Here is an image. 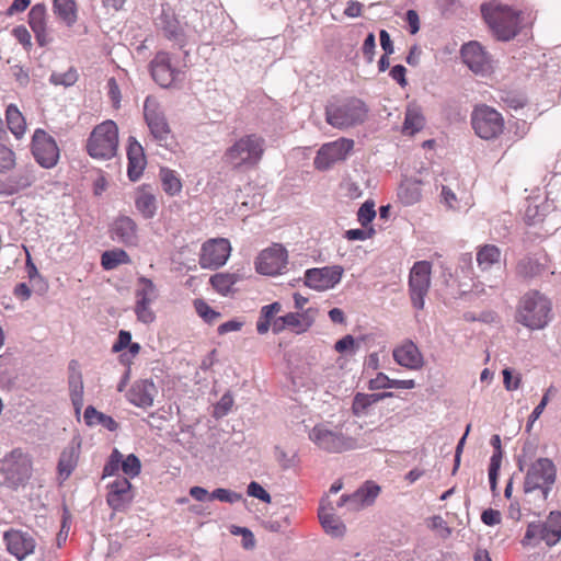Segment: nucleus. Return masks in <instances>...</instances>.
Masks as SVG:
<instances>
[{
	"instance_id": "nucleus-17",
	"label": "nucleus",
	"mask_w": 561,
	"mask_h": 561,
	"mask_svg": "<svg viewBox=\"0 0 561 561\" xmlns=\"http://www.w3.org/2000/svg\"><path fill=\"white\" fill-rule=\"evenodd\" d=\"M343 273L341 265L309 268L305 272V285L317 291H325L341 282Z\"/></svg>"
},
{
	"instance_id": "nucleus-60",
	"label": "nucleus",
	"mask_w": 561,
	"mask_h": 561,
	"mask_svg": "<svg viewBox=\"0 0 561 561\" xmlns=\"http://www.w3.org/2000/svg\"><path fill=\"white\" fill-rule=\"evenodd\" d=\"M247 493L249 496L259 499L265 503L271 502V495L268 494V492L260 483L255 481L249 483Z\"/></svg>"
},
{
	"instance_id": "nucleus-21",
	"label": "nucleus",
	"mask_w": 561,
	"mask_h": 561,
	"mask_svg": "<svg viewBox=\"0 0 561 561\" xmlns=\"http://www.w3.org/2000/svg\"><path fill=\"white\" fill-rule=\"evenodd\" d=\"M112 240L127 247L138 244V226L128 216H121L114 220L110 229Z\"/></svg>"
},
{
	"instance_id": "nucleus-33",
	"label": "nucleus",
	"mask_w": 561,
	"mask_h": 561,
	"mask_svg": "<svg viewBox=\"0 0 561 561\" xmlns=\"http://www.w3.org/2000/svg\"><path fill=\"white\" fill-rule=\"evenodd\" d=\"M135 206L145 219L153 218L158 210V203L156 196L145 187L140 188L137 192L135 198Z\"/></svg>"
},
{
	"instance_id": "nucleus-14",
	"label": "nucleus",
	"mask_w": 561,
	"mask_h": 561,
	"mask_svg": "<svg viewBox=\"0 0 561 561\" xmlns=\"http://www.w3.org/2000/svg\"><path fill=\"white\" fill-rule=\"evenodd\" d=\"M31 150L36 162L44 169L54 168L59 160L56 140L44 129L37 128L34 131Z\"/></svg>"
},
{
	"instance_id": "nucleus-48",
	"label": "nucleus",
	"mask_w": 561,
	"mask_h": 561,
	"mask_svg": "<svg viewBox=\"0 0 561 561\" xmlns=\"http://www.w3.org/2000/svg\"><path fill=\"white\" fill-rule=\"evenodd\" d=\"M10 178H12L22 190H25L36 181L35 168L31 164L25 165Z\"/></svg>"
},
{
	"instance_id": "nucleus-28",
	"label": "nucleus",
	"mask_w": 561,
	"mask_h": 561,
	"mask_svg": "<svg viewBox=\"0 0 561 561\" xmlns=\"http://www.w3.org/2000/svg\"><path fill=\"white\" fill-rule=\"evenodd\" d=\"M379 491L380 488L378 485L367 482L354 493L344 495V501H347V510L356 512L371 505L378 496Z\"/></svg>"
},
{
	"instance_id": "nucleus-27",
	"label": "nucleus",
	"mask_w": 561,
	"mask_h": 561,
	"mask_svg": "<svg viewBox=\"0 0 561 561\" xmlns=\"http://www.w3.org/2000/svg\"><path fill=\"white\" fill-rule=\"evenodd\" d=\"M255 270L263 275H276L280 271V244L261 251L255 261Z\"/></svg>"
},
{
	"instance_id": "nucleus-49",
	"label": "nucleus",
	"mask_w": 561,
	"mask_h": 561,
	"mask_svg": "<svg viewBox=\"0 0 561 561\" xmlns=\"http://www.w3.org/2000/svg\"><path fill=\"white\" fill-rule=\"evenodd\" d=\"M78 80L77 70L73 68L68 69L66 72H53L49 77V82L55 85L71 87Z\"/></svg>"
},
{
	"instance_id": "nucleus-34",
	"label": "nucleus",
	"mask_w": 561,
	"mask_h": 561,
	"mask_svg": "<svg viewBox=\"0 0 561 561\" xmlns=\"http://www.w3.org/2000/svg\"><path fill=\"white\" fill-rule=\"evenodd\" d=\"M415 387V381L413 379H390L386 374L379 373L377 376L369 380L368 388L369 390H380V389H413Z\"/></svg>"
},
{
	"instance_id": "nucleus-3",
	"label": "nucleus",
	"mask_w": 561,
	"mask_h": 561,
	"mask_svg": "<svg viewBox=\"0 0 561 561\" xmlns=\"http://www.w3.org/2000/svg\"><path fill=\"white\" fill-rule=\"evenodd\" d=\"M551 319V302L539 291L523 296L517 310V321L530 330L543 329Z\"/></svg>"
},
{
	"instance_id": "nucleus-7",
	"label": "nucleus",
	"mask_w": 561,
	"mask_h": 561,
	"mask_svg": "<svg viewBox=\"0 0 561 561\" xmlns=\"http://www.w3.org/2000/svg\"><path fill=\"white\" fill-rule=\"evenodd\" d=\"M557 468L549 458H538L527 469L523 489L525 493L540 491L546 500L556 482Z\"/></svg>"
},
{
	"instance_id": "nucleus-56",
	"label": "nucleus",
	"mask_w": 561,
	"mask_h": 561,
	"mask_svg": "<svg viewBox=\"0 0 561 561\" xmlns=\"http://www.w3.org/2000/svg\"><path fill=\"white\" fill-rule=\"evenodd\" d=\"M135 313L137 316L138 321L149 324L153 322L156 316L152 309L150 308V304L145 302H136L135 305Z\"/></svg>"
},
{
	"instance_id": "nucleus-11",
	"label": "nucleus",
	"mask_w": 561,
	"mask_h": 561,
	"mask_svg": "<svg viewBox=\"0 0 561 561\" xmlns=\"http://www.w3.org/2000/svg\"><path fill=\"white\" fill-rule=\"evenodd\" d=\"M432 264L427 261H417L413 264L409 276V293L412 306L422 310L425 297L431 287Z\"/></svg>"
},
{
	"instance_id": "nucleus-25",
	"label": "nucleus",
	"mask_w": 561,
	"mask_h": 561,
	"mask_svg": "<svg viewBox=\"0 0 561 561\" xmlns=\"http://www.w3.org/2000/svg\"><path fill=\"white\" fill-rule=\"evenodd\" d=\"M68 386L75 412L79 415L83 407V380L80 364L76 359H71L68 365Z\"/></svg>"
},
{
	"instance_id": "nucleus-18",
	"label": "nucleus",
	"mask_w": 561,
	"mask_h": 561,
	"mask_svg": "<svg viewBox=\"0 0 561 561\" xmlns=\"http://www.w3.org/2000/svg\"><path fill=\"white\" fill-rule=\"evenodd\" d=\"M7 551L18 561H23L35 553L37 541L35 537L21 529H9L3 534Z\"/></svg>"
},
{
	"instance_id": "nucleus-6",
	"label": "nucleus",
	"mask_w": 561,
	"mask_h": 561,
	"mask_svg": "<svg viewBox=\"0 0 561 561\" xmlns=\"http://www.w3.org/2000/svg\"><path fill=\"white\" fill-rule=\"evenodd\" d=\"M310 440L320 449L340 454L363 447L356 437L347 436L341 431L331 430L325 424H318L309 432Z\"/></svg>"
},
{
	"instance_id": "nucleus-47",
	"label": "nucleus",
	"mask_w": 561,
	"mask_h": 561,
	"mask_svg": "<svg viewBox=\"0 0 561 561\" xmlns=\"http://www.w3.org/2000/svg\"><path fill=\"white\" fill-rule=\"evenodd\" d=\"M28 24L32 31H41L46 26V7L43 3L34 4L28 12Z\"/></svg>"
},
{
	"instance_id": "nucleus-13",
	"label": "nucleus",
	"mask_w": 561,
	"mask_h": 561,
	"mask_svg": "<svg viewBox=\"0 0 561 561\" xmlns=\"http://www.w3.org/2000/svg\"><path fill=\"white\" fill-rule=\"evenodd\" d=\"M353 148L354 140L344 137L323 144L313 161L316 169L320 171L329 170L333 164L346 160Z\"/></svg>"
},
{
	"instance_id": "nucleus-31",
	"label": "nucleus",
	"mask_w": 561,
	"mask_h": 561,
	"mask_svg": "<svg viewBox=\"0 0 561 561\" xmlns=\"http://www.w3.org/2000/svg\"><path fill=\"white\" fill-rule=\"evenodd\" d=\"M392 392L363 393L357 392L352 403V412L355 416L362 417L368 413V409L375 403L392 397Z\"/></svg>"
},
{
	"instance_id": "nucleus-63",
	"label": "nucleus",
	"mask_w": 561,
	"mask_h": 561,
	"mask_svg": "<svg viewBox=\"0 0 561 561\" xmlns=\"http://www.w3.org/2000/svg\"><path fill=\"white\" fill-rule=\"evenodd\" d=\"M12 76L21 87H26L30 82L28 70L21 65H14L11 67Z\"/></svg>"
},
{
	"instance_id": "nucleus-39",
	"label": "nucleus",
	"mask_w": 561,
	"mask_h": 561,
	"mask_svg": "<svg viewBox=\"0 0 561 561\" xmlns=\"http://www.w3.org/2000/svg\"><path fill=\"white\" fill-rule=\"evenodd\" d=\"M424 127V116L416 105H409L405 111L403 133L414 135Z\"/></svg>"
},
{
	"instance_id": "nucleus-16",
	"label": "nucleus",
	"mask_w": 561,
	"mask_h": 561,
	"mask_svg": "<svg viewBox=\"0 0 561 561\" xmlns=\"http://www.w3.org/2000/svg\"><path fill=\"white\" fill-rule=\"evenodd\" d=\"M231 253V244L228 239L216 238L207 240L202 245L199 265L203 268L217 270L224 266Z\"/></svg>"
},
{
	"instance_id": "nucleus-15",
	"label": "nucleus",
	"mask_w": 561,
	"mask_h": 561,
	"mask_svg": "<svg viewBox=\"0 0 561 561\" xmlns=\"http://www.w3.org/2000/svg\"><path fill=\"white\" fill-rule=\"evenodd\" d=\"M2 471L7 482L15 488L24 483L31 477V459L20 449H14L2 460Z\"/></svg>"
},
{
	"instance_id": "nucleus-42",
	"label": "nucleus",
	"mask_w": 561,
	"mask_h": 561,
	"mask_svg": "<svg viewBox=\"0 0 561 561\" xmlns=\"http://www.w3.org/2000/svg\"><path fill=\"white\" fill-rule=\"evenodd\" d=\"M543 270L545 267L539 260L527 256L518 261L516 274L524 279H530L540 275Z\"/></svg>"
},
{
	"instance_id": "nucleus-57",
	"label": "nucleus",
	"mask_w": 561,
	"mask_h": 561,
	"mask_svg": "<svg viewBox=\"0 0 561 561\" xmlns=\"http://www.w3.org/2000/svg\"><path fill=\"white\" fill-rule=\"evenodd\" d=\"M233 405V398L230 393H225L214 409V416L217 419L226 416Z\"/></svg>"
},
{
	"instance_id": "nucleus-52",
	"label": "nucleus",
	"mask_w": 561,
	"mask_h": 561,
	"mask_svg": "<svg viewBox=\"0 0 561 561\" xmlns=\"http://www.w3.org/2000/svg\"><path fill=\"white\" fill-rule=\"evenodd\" d=\"M122 470L129 478L137 477L141 470L139 458L134 454H129L125 459L122 458Z\"/></svg>"
},
{
	"instance_id": "nucleus-8",
	"label": "nucleus",
	"mask_w": 561,
	"mask_h": 561,
	"mask_svg": "<svg viewBox=\"0 0 561 561\" xmlns=\"http://www.w3.org/2000/svg\"><path fill=\"white\" fill-rule=\"evenodd\" d=\"M561 539V513L551 512L546 522H531L528 524L522 540L525 547H536L541 541L552 547Z\"/></svg>"
},
{
	"instance_id": "nucleus-53",
	"label": "nucleus",
	"mask_w": 561,
	"mask_h": 561,
	"mask_svg": "<svg viewBox=\"0 0 561 561\" xmlns=\"http://www.w3.org/2000/svg\"><path fill=\"white\" fill-rule=\"evenodd\" d=\"M209 500H218L220 502L233 504L242 500V494L229 489L218 488L210 493Z\"/></svg>"
},
{
	"instance_id": "nucleus-32",
	"label": "nucleus",
	"mask_w": 561,
	"mask_h": 561,
	"mask_svg": "<svg viewBox=\"0 0 561 561\" xmlns=\"http://www.w3.org/2000/svg\"><path fill=\"white\" fill-rule=\"evenodd\" d=\"M319 519L324 531L332 537H342L346 527L339 516L334 513V508L321 506L319 508Z\"/></svg>"
},
{
	"instance_id": "nucleus-23",
	"label": "nucleus",
	"mask_w": 561,
	"mask_h": 561,
	"mask_svg": "<svg viewBox=\"0 0 561 561\" xmlns=\"http://www.w3.org/2000/svg\"><path fill=\"white\" fill-rule=\"evenodd\" d=\"M394 362L408 369L417 370L423 367L424 359L416 344L407 340L393 350Z\"/></svg>"
},
{
	"instance_id": "nucleus-50",
	"label": "nucleus",
	"mask_w": 561,
	"mask_h": 561,
	"mask_svg": "<svg viewBox=\"0 0 561 561\" xmlns=\"http://www.w3.org/2000/svg\"><path fill=\"white\" fill-rule=\"evenodd\" d=\"M16 164L15 152L0 144V174L11 171Z\"/></svg>"
},
{
	"instance_id": "nucleus-20",
	"label": "nucleus",
	"mask_w": 561,
	"mask_h": 561,
	"mask_svg": "<svg viewBox=\"0 0 561 561\" xmlns=\"http://www.w3.org/2000/svg\"><path fill=\"white\" fill-rule=\"evenodd\" d=\"M108 488L106 496L108 506L117 512L124 511L133 501L131 483L127 478L118 476Z\"/></svg>"
},
{
	"instance_id": "nucleus-29",
	"label": "nucleus",
	"mask_w": 561,
	"mask_h": 561,
	"mask_svg": "<svg viewBox=\"0 0 561 561\" xmlns=\"http://www.w3.org/2000/svg\"><path fill=\"white\" fill-rule=\"evenodd\" d=\"M128 167L127 174L130 181H137L146 167V158L142 146L134 138H129L127 148Z\"/></svg>"
},
{
	"instance_id": "nucleus-24",
	"label": "nucleus",
	"mask_w": 561,
	"mask_h": 561,
	"mask_svg": "<svg viewBox=\"0 0 561 561\" xmlns=\"http://www.w3.org/2000/svg\"><path fill=\"white\" fill-rule=\"evenodd\" d=\"M317 314L318 309L316 308L288 312L283 316V330H289L295 334H302L313 325Z\"/></svg>"
},
{
	"instance_id": "nucleus-54",
	"label": "nucleus",
	"mask_w": 561,
	"mask_h": 561,
	"mask_svg": "<svg viewBox=\"0 0 561 561\" xmlns=\"http://www.w3.org/2000/svg\"><path fill=\"white\" fill-rule=\"evenodd\" d=\"M123 455L114 449L103 468V478L115 476L122 469Z\"/></svg>"
},
{
	"instance_id": "nucleus-64",
	"label": "nucleus",
	"mask_w": 561,
	"mask_h": 561,
	"mask_svg": "<svg viewBox=\"0 0 561 561\" xmlns=\"http://www.w3.org/2000/svg\"><path fill=\"white\" fill-rule=\"evenodd\" d=\"M501 519V513L493 508H488L481 514V520L488 526L499 525Z\"/></svg>"
},
{
	"instance_id": "nucleus-26",
	"label": "nucleus",
	"mask_w": 561,
	"mask_h": 561,
	"mask_svg": "<svg viewBox=\"0 0 561 561\" xmlns=\"http://www.w3.org/2000/svg\"><path fill=\"white\" fill-rule=\"evenodd\" d=\"M250 268H238L232 273H217L209 279L214 289L221 296H228L234 291V285L249 277Z\"/></svg>"
},
{
	"instance_id": "nucleus-55",
	"label": "nucleus",
	"mask_w": 561,
	"mask_h": 561,
	"mask_svg": "<svg viewBox=\"0 0 561 561\" xmlns=\"http://www.w3.org/2000/svg\"><path fill=\"white\" fill-rule=\"evenodd\" d=\"M375 217L376 210L374 202H365L357 211V219L363 227L369 225Z\"/></svg>"
},
{
	"instance_id": "nucleus-35",
	"label": "nucleus",
	"mask_w": 561,
	"mask_h": 561,
	"mask_svg": "<svg viewBox=\"0 0 561 561\" xmlns=\"http://www.w3.org/2000/svg\"><path fill=\"white\" fill-rule=\"evenodd\" d=\"M421 182L417 180H405L398 188V198L405 206L419 203L422 198Z\"/></svg>"
},
{
	"instance_id": "nucleus-12",
	"label": "nucleus",
	"mask_w": 561,
	"mask_h": 561,
	"mask_svg": "<svg viewBox=\"0 0 561 561\" xmlns=\"http://www.w3.org/2000/svg\"><path fill=\"white\" fill-rule=\"evenodd\" d=\"M152 79L162 88H170L184 81V71L178 68L171 55L159 51L150 62Z\"/></svg>"
},
{
	"instance_id": "nucleus-4",
	"label": "nucleus",
	"mask_w": 561,
	"mask_h": 561,
	"mask_svg": "<svg viewBox=\"0 0 561 561\" xmlns=\"http://www.w3.org/2000/svg\"><path fill=\"white\" fill-rule=\"evenodd\" d=\"M264 152V140L252 134L236 140L225 152L224 161L232 169H250L259 163Z\"/></svg>"
},
{
	"instance_id": "nucleus-41",
	"label": "nucleus",
	"mask_w": 561,
	"mask_h": 561,
	"mask_svg": "<svg viewBox=\"0 0 561 561\" xmlns=\"http://www.w3.org/2000/svg\"><path fill=\"white\" fill-rule=\"evenodd\" d=\"M5 116L10 131L15 136L16 139L22 138L25 133L26 124L19 108L15 105L10 104L7 107Z\"/></svg>"
},
{
	"instance_id": "nucleus-58",
	"label": "nucleus",
	"mask_w": 561,
	"mask_h": 561,
	"mask_svg": "<svg viewBox=\"0 0 561 561\" xmlns=\"http://www.w3.org/2000/svg\"><path fill=\"white\" fill-rule=\"evenodd\" d=\"M232 535H240L242 537V547L247 550L253 549L255 539L252 531L245 527L232 526L230 529Z\"/></svg>"
},
{
	"instance_id": "nucleus-51",
	"label": "nucleus",
	"mask_w": 561,
	"mask_h": 561,
	"mask_svg": "<svg viewBox=\"0 0 561 561\" xmlns=\"http://www.w3.org/2000/svg\"><path fill=\"white\" fill-rule=\"evenodd\" d=\"M194 306L197 314L207 323H214L220 317V313L215 311L204 300L196 299Z\"/></svg>"
},
{
	"instance_id": "nucleus-45",
	"label": "nucleus",
	"mask_w": 561,
	"mask_h": 561,
	"mask_svg": "<svg viewBox=\"0 0 561 561\" xmlns=\"http://www.w3.org/2000/svg\"><path fill=\"white\" fill-rule=\"evenodd\" d=\"M78 450L75 447L66 448L59 458L58 461V471L61 477L65 479L68 478L78 462Z\"/></svg>"
},
{
	"instance_id": "nucleus-2",
	"label": "nucleus",
	"mask_w": 561,
	"mask_h": 561,
	"mask_svg": "<svg viewBox=\"0 0 561 561\" xmlns=\"http://www.w3.org/2000/svg\"><path fill=\"white\" fill-rule=\"evenodd\" d=\"M481 11L493 34L501 41H510L520 28V12L503 4H483Z\"/></svg>"
},
{
	"instance_id": "nucleus-22",
	"label": "nucleus",
	"mask_w": 561,
	"mask_h": 561,
	"mask_svg": "<svg viewBox=\"0 0 561 561\" xmlns=\"http://www.w3.org/2000/svg\"><path fill=\"white\" fill-rule=\"evenodd\" d=\"M157 393L158 390L153 381L141 379L133 383L126 393V398L133 405L147 409L152 407Z\"/></svg>"
},
{
	"instance_id": "nucleus-37",
	"label": "nucleus",
	"mask_w": 561,
	"mask_h": 561,
	"mask_svg": "<svg viewBox=\"0 0 561 561\" xmlns=\"http://www.w3.org/2000/svg\"><path fill=\"white\" fill-rule=\"evenodd\" d=\"M83 417L88 426L101 425L110 432H115L118 428V423L112 416L99 412L92 405L85 408Z\"/></svg>"
},
{
	"instance_id": "nucleus-10",
	"label": "nucleus",
	"mask_w": 561,
	"mask_h": 561,
	"mask_svg": "<svg viewBox=\"0 0 561 561\" xmlns=\"http://www.w3.org/2000/svg\"><path fill=\"white\" fill-rule=\"evenodd\" d=\"M471 125L477 136L491 140L503 133L504 118L496 110L483 104L473 110Z\"/></svg>"
},
{
	"instance_id": "nucleus-61",
	"label": "nucleus",
	"mask_w": 561,
	"mask_h": 561,
	"mask_svg": "<svg viewBox=\"0 0 561 561\" xmlns=\"http://www.w3.org/2000/svg\"><path fill=\"white\" fill-rule=\"evenodd\" d=\"M428 527L433 530H438L443 538H448L451 535V529L439 515H435L428 519Z\"/></svg>"
},
{
	"instance_id": "nucleus-44",
	"label": "nucleus",
	"mask_w": 561,
	"mask_h": 561,
	"mask_svg": "<svg viewBox=\"0 0 561 561\" xmlns=\"http://www.w3.org/2000/svg\"><path fill=\"white\" fill-rule=\"evenodd\" d=\"M130 263V257L125 250L114 249L103 252L101 256V264L104 270L111 271L121 264Z\"/></svg>"
},
{
	"instance_id": "nucleus-46",
	"label": "nucleus",
	"mask_w": 561,
	"mask_h": 561,
	"mask_svg": "<svg viewBox=\"0 0 561 561\" xmlns=\"http://www.w3.org/2000/svg\"><path fill=\"white\" fill-rule=\"evenodd\" d=\"M160 26L169 39L175 41L178 43L182 42V27L172 14L162 13L160 16Z\"/></svg>"
},
{
	"instance_id": "nucleus-19",
	"label": "nucleus",
	"mask_w": 561,
	"mask_h": 561,
	"mask_svg": "<svg viewBox=\"0 0 561 561\" xmlns=\"http://www.w3.org/2000/svg\"><path fill=\"white\" fill-rule=\"evenodd\" d=\"M463 62L474 73H485L491 69V59L478 42H469L461 48Z\"/></svg>"
},
{
	"instance_id": "nucleus-9",
	"label": "nucleus",
	"mask_w": 561,
	"mask_h": 561,
	"mask_svg": "<svg viewBox=\"0 0 561 561\" xmlns=\"http://www.w3.org/2000/svg\"><path fill=\"white\" fill-rule=\"evenodd\" d=\"M144 116L153 140L161 147L170 148L173 142L171 127L162 106L154 98H146Z\"/></svg>"
},
{
	"instance_id": "nucleus-43",
	"label": "nucleus",
	"mask_w": 561,
	"mask_h": 561,
	"mask_svg": "<svg viewBox=\"0 0 561 561\" xmlns=\"http://www.w3.org/2000/svg\"><path fill=\"white\" fill-rule=\"evenodd\" d=\"M159 175L162 188L168 195L175 196L181 193L182 182L173 170L161 168Z\"/></svg>"
},
{
	"instance_id": "nucleus-59",
	"label": "nucleus",
	"mask_w": 561,
	"mask_h": 561,
	"mask_svg": "<svg viewBox=\"0 0 561 561\" xmlns=\"http://www.w3.org/2000/svg\"><path fill=\"white\" fill-rule=\"evenodd\" d=\"M501 454L500 453H493L491 459H490V466H489V481L490 486L492 490H495L496 488V480L499 470L501 468Z\"/></svg>"
},
{
	"instance_id": "nucleus-62",
	"label": "nucleus",
	"mask_w": 561,
	"mask_h": 561,
	"mask_svg": "<svg viewBox=\"0 0 561 561\" xmlns=\"http://www.w3.org/2000/svg\"><path fill=\"white\" fill-rule=\"evenodd\" d=\"M503 383L507 391L517 390L522 383V376L517 374L514 378L511 368H504L503 371Z\"/></svg>"
},
{
	"instance_id": "nucleus-40",
	"label": "nucleus",
	"mask_w": 561,
	"mask_h": 561,
	"mask_svg": "<svg viewBox=\"0 0 561 561\" xmlns=\"http://www.w3.org/2000/svg\"><path fill=\"white\" fill-rule=\"evenodd\" d=\"M500 259L501 250L494 244H485L477 252V262L482 271H486L492 265L497 264Z\"/></svg>"
},
{
	"instance_id": "nucleus-38",
	"label": "nucleus",
	"mask_w": 561,
	"mask_h": 561,
	"mask_svg": "<svg viewBox=\"0 0 561 561\" xmlns=\"http://www.w3.org/2000/svg\"><path fill=\"white\" fill-rule=\"evenodd\" d=\"M136 296V302H145V304H152L159 297V291L157 286L153 284V282L150 278H147L145 276H140L137 279V287L135 291Z\"/></svg>"
},
{
	"instance_id": "nucleus-1",
	"label": "nucleus",
	"mask_w": 561,
	"mask_h": 561,
	"mask_svg": "<svg viewBox=\"0 0 561 561\" xmlns=\"http://www.w3.org/2000/svg\"><path fill=\"white\" fill-rule=\"evenodd\" d=\"M367 116V105L357 98L331 102L325 107L327 123L341 130L363 124Z\"/></svg>"
},
{
	"instance_id": "nucleus-5",
	"label": "nucleus",
	"mask_w": 561,
	"mask_h": 561,
	"mask_svg": "<svg viewBox=\"0 0 561 561\" xmlns=\"http://www.w3.org/2000/svg\"><path fill=\"white\" fill-rule=\"evenodd\" d=\"M118 147L117 125L108 119L93 128L87 142L88 153L94 159L107 160L116 156Z\"/></svg>"
},
{
	"instance_id": "nucleus-36",
	"label": "nucleus",
	"mask_w": 561,
	"mask_h": 561,
	"mask_svg": "<svg viewBox=\"0 0 561 561\" xmlns=\"http://www.w3.org/2000/svg\"><path fill=\"white\" fill-rule=\"evenodd\" d=\"M53 11L68 27H71L78 19L75 0H53Z\"/></svg>"
},
{
	"instance_id": "nucleus-30",
	"label": "nucleus",
	"mask_w": 561,
	"mask_h": 561,
	"mask_svg": "<svg viewBox=\"0 0 561 561\" xmlns=\"http://www.w3.org/2000/svg\"><path fill=\"white\" fill-rule=\"evenodd\" d=\"M280 311V304L275 301L271 305L263 306L256 322L257 333L263 335L272 329L275 333L280 330L278 325L276 313Z\"/></svg>"
}]
</instances>
